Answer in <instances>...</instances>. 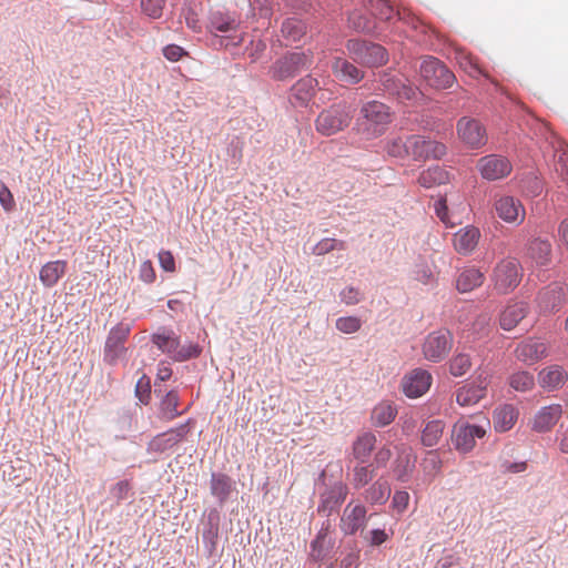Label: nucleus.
I'll return each instance as SVG.
<instances>
[{
	"label": "nucleus",
	"mask_w": 568,
	"mask_h": 568,
	"mask_svg": "<svg viewBox=\"0 0 568 568\" xmlns=\"http://www.w3.org/2000/svg\"><path fill=\"white\" fill-rule=\"evenodd\" d=\"M392 122L389 106L379 101H369L361 109L358 123L363 132L371 138L382 135Z\"/></svg>",
	"instance_id": "nucleus-1"
},
{
	"label": "nucleus",
	"mask_w": 568,
	"mask_h": 568,
	"mask_svg": "<svg viewBox=\"0 0 568 568\" xmlns=\"http://www.w3.org/2000/svg\"><path fill=\"white\" fill-rule=\"evenodd\" d=\"M489 427L490 422L487 418H484L483 424H470L465 419L457 420L450 435L455 449L463 454L469 453L476 446V439L483 438Z\"/></svg>",
	"instance_id": "nucleus-2"
},
{
	"label": "nucleus",
	"mask_w": 568,
	"mask_h": 568,
	"mask_svg": "<svg viewBox=\"0 0 568 568\" xmlns=\"http://www.w3.org/2000/svg\"><path fill=\"white\" fill-rule=\"evenodd\" d=\"M346 48L355 62L368 68L381 67L388 61V53L381 44L352 39L347 41Z\"/></svg>",
	"instance_id": "nucleus-3"
},
{
	"label": "nucleus",
	"mask_w": 568,
	"mask_h": 568,
	"mask_svg": "<svg viewBox=\"0 0 568 568\" xmlns=\"http://www.w3.org/2000/svg\"><path fill=\"white\" fill-rule=\"evenodd\" d=\"M521 277L523 267L518 260L506 257L496 264L491 281L497 293L507 294L519 285Z\"/></svg>",
	"instance_id": "nucleus-4"
},
{
	"label": "nucleus",
	"mask_w": 568,
	"mask_h": 568,
	"mask_svg": "<svg viewBox=\"0 0 568 568\" xmlns=\"http://www.w3.org/2000/svg\"><path fill=\"white\" fill-rule=\"evenodd\" d=\"M352 119L353 114L346 104H334L317 115L316 131L325 136L336 134L347 128Z\"/></svg>",
	"instance_id": "nucleus-5"
},
{
	"label": "nucleus",
	"mask_w": 568,
	"mask_h": 568,
	"mask_svg": "<svg viewBox=\"0 0 568 568\" xmlns=\"http://www.w3.org/2000/svg\"><path fill=\"white\" fill-rule=\"evenodd\" d=\"M152 342L166 353L174 361L183 362L193 357H197L201 348L196 344H189L187 346H180V339L173 331L163 329L153 334Z\"/></svg>",
	"instance_id": "nucleus-6"
},
{
	"label": "nucleus",
	"mask_w": 568,
	"mask_h": 568,
	"mask_svg": "<svg viewBox=\"0 0 568 568\" xmlns=\"http://www.w3.org/2000/svg\"><path fill=\"white\" fill-rule=\"evenodd\" d=\"M419 72L424 81L437 90L450 88L456 81L455 74L440 60L433 57L423 60Z\"/></svg>",
	"instance_id": "nucleus-7"
},
{
	"label": "nucleus",
	"mask_w": 568,
	"mask_h": 568,
	"mask_svg": "<svg viewBox=\"0 0 568 568\" xmlns=\"http://www.w3.org/2000/svg\"><path fill=\"white\" fill-rule=\"evenodd\" d=\"M567 300L568 286L562 283H552L538 293L536 304L540 314L549 315L558 312Z\"/></svg>",
	"instance_id": "nucleus-8"
},
{
	"label": "nucleus",
	"mask_w": 568,
	"mask_h": 568,
	"mask_svg": "<svg viewBox=\"0 0 568 568\" xmlns=\"http://www.w3.org/2000/svg\"><path fill=\"white\" fill-rule=\"evenodd\" d=\"M452 345V334L446 329H439L427 335L423 344V354L430 362H439L447 356Z\"/></svg>",
	"instance_id": "nucleus-9"
},
{
	"label": "nucleus",
	"mask_w": 568,
	"mask_h": 568,
	"mask_svg": "<svg viewBox=\"0 0 568 568\" xmlns=\"http://www.w3.org/2000/svg\"><path fill=\"white\" fill-rule=\"evenodd\" d=\"M458 138L469 148H480L487 142L486 129L473 118L463 116L457 121Z\"/></svg>",
	"instance_id": "nucleus-10"
},
{
	"label": "nucleus",
	"mask_w": 568,
	"mask_h": 568,
	"mask_svg": "<svg viewBox=\"0 0 568 568\" xmlns=\"http://www.w3.org/2000/svg\"><path fill=\"white\" fill-rule=\"evenodd\" d=\"M514 353L518 361L534 365L548 356L549 345L541 338L528 337L516 346Z\"/></svg>",
	"instance_id": "nucleus-11"
},
{
	"label": "nucleus",
	"mask_w": 568,
	"mask_h": 568,
	"mask_svg": "<svg viewBox=\"0 0 568 568\" xmlns=\"http://www.w3.org/2000/svg\"><path fill=\"white\" fill-rule=\"evenodd\" d=\"M477 169L485 180L496 181L509 175L513 170V165L507 158L498 154H490L478 160Z\"/></svg>",
	"instance_id": "nucleus-12"
},
{
	"label": "nucleus",
	"mask_w": 568,
	"mask_h": 568,
	"mask_svg": "<svg viewBox=\"0 0 568 568\" xmlns=\"http://www.w3.org/2000/svg\"><path fill=\"white\" fill-rule=\"evenodd\" d=\"M494 209L497 216L506 223L519 225L525 221L526 210L514 196L503 195L496 199Z\"/></svg>",
	"instance_id": "nucleus-13"
},
{
	"label": "nucleus",
	"mask_w": 568,
	"mask_h": 568,
	"mask_svg": "<svg viewBox=\"0 0 568 568\" xmlns=\"http://www.w3.org/2000/svg\"><path fill=\"white\" fill-rule=\"evenodd\" d=\"M410 155L415 160L442 159L446 154L445 144L427 140L422 135H412L408 138Z\"/></svg>",
	"instance_id": "nucleus-14"
},
{
	"label": "nucleus",
	"mask_w": 568,
	"mask_h": 568,
	"mask_svg": "<svg viewBox=\"0 0 568 568\" xmlns=\"http://www.w3.org/2000/svg\"><path fill=\"white\" fill-rule=\"evenodd\" d=\"M308 62L310 59L305 53L292 52L274 63L271 69L272 77L276 80L292 78Z\"/></svg>",
	"instance_id": "nucleus-15"
},
{
	"label": "nucleus",
	"mask_w": 568,
	"mask_h": 568,
	"mask_svg": "<svg viewBox=\"0 0 568 568\" xmlns=\"http://www.w3.org/2000/svg\"><path fill=\"white\" fill-rule=\"evenodd\" d=\"M560 404H550L539 408L530 420L531 430L542 434L550 432L562 416Z\"/></svg>",
	"instance_id": "nucleus-16"
},
{
	"label": "nucleus",
	"mask_w": 568,
	"mask_h": 568,
	"mask_svg": "<svg viewBox=\"0 0 568 568\" xmlns=\"http://www.w3.org/2000/svg\"><path fill=\"white\" fill-rule=\"evenodd\" d=\"M366 508L364 505L348 503L343 510L339 528L345 535H354L365 527Z\"/></svg>",
	"instance_id": "nucleus-17"
},
{
	"label": "nucleus",
	"mask_w": 568,
	"mask_h": 568,
	"mask_svg": "<svg viewBox=\"0 0 568 568\" xmlns=\"http://www.w3.org/2000/svg\"><path fill=\"white\" fill-rule=\"evenodd\" d=\"M129 327L118 326L111 329L105 347H104V361L111 365L115 364L116 361L125 353L124 343L129 336Z\"/></svg>",
	"instance_id": "nucleus-18"
},
{
	"label": "nucleus",
	"mask_w": 568,
	"mask_h": 568,
	"mask_svg": "<svg viewBox=\"0 0 568 568\" xmlns=\"http://www.w3.org/2000/svg\"><path fill=\"white\" fill-rule=\"evenodd\" d=\"M488 376L479 374L476 383L467 384L456 392V402L460 406H471L486 396Z\"/></svg>",
	"instance_id": "nucleus-19"
},
{
	"label": "nucleus",
	"mask_w": 568,
	"mask_h": 568,
	"mask_svg": "<svg viewBox=\"0 0 568 568\" xmlns=\"http://www.w3.org/2000/svg\"><path fill=\"white\" fill-rule=\"evenodd\" d=\"M432 384V375L424 369H414L403 379V390L406 396L416 398L425 394Z\"/></svg>",
	"instance_id": "nucleus-20"
},
{
	"label": "nucleus",
	"mask_w": 568,
	"mask_h": 568,
	"mask_svg": "<svg viewBox=\"0 0 568 568\" xmlns=\"http://www.w3.org/2000/svg\"><path fill=\"white\" fill-rule=\"evenodd\" d=\"M189 430L187 424H184L165 433L159 434L149 443V450L163 453L171 449L185 438Z\"/></svg>",
	"instance_id": "nucleus-21"
},
{
	"label": "nucleus",
	"mask_w": 568,
	"mask_h": 568,
	"mask_svg": "<svg viewBox=\"0 0 568 568\" xmlns=\"http://www.w3.org/2000/svg\"><path fill=\"white\" fill-rule=\"evenodd\" d=\"M239 27V20L221 7L212 8L207 21V30L211 33L234 31Z\"/></svg>",
	"instance_id": "nucleus-22"
},
{
	"label": "nucleus",
	"mask_w": 568,
	"mask_h": 568,
	"mask_svg": "<svg viewBox=\"0 0 568 568\" xmlns=\"http://www.w3.org/2000/svg\"><path fill=\"white\" fill-rule=\"evenodd\" d=\"M479 239V229L474 225H467L454 234L453 245L457 253L469 255L477 247Z\"/></svg>",
	"instance_id": "nucleus-23"
},
{
	"label": "nucleus",
	"mask_w": 568,
	"mask_h": 568,
	"mask_svg": "<svg viewBox=\"0 0 568 568\" xmlns=\"http://www.w3.org/2000/svg\"><path fill=\"white\" fill-rule=\"evenodd\" d=\"M528 314L525 302L510 301L499 315V325L505 331L515 328Z\"/></svg>",
	"instance_id": "nucleus-24"
},
{
	"label": "nucleus",
	"mask_w": 568,
	"mask_h": 568,
	"mask_svg": "<svg viewBox=\"0 0 568 568\" xmlns=\"http://www.w3.org/2000/svg\"><path fill=\"white\" fill-rule=\"evenodd\" d=\"M568 379L566 369L557 364L549 365L538 373V383L546 390H555L565 385Z\"/></svg>",
	"instance_id": "nucleus-25"
},
{
	"label": "nucleus",
	"mask_w": 568,
	"mask_h": 568,
	"mask_svg": "<svg viewBox=\"0 0 568 568\" xmlns=\"http://www.w3.org/2000/svg\"><path fill=\"white\" fill-rule=\"evenodd\" d=\"M348 494V488L343 483L335 484L327 493L322 495V503L318 506V513L329 516L332 511L344 503Z\"/></svg>",
	"instance_id": "nucleus-26"
},
{
	"label": "nucleus",
	"mask_w": 568,
	"mask_h": 568,
	"mask_svg": "<svg viewBox=\"0 0 568 568\" xmlns=\"http://www.w3.org/2000/svg\"><path fill=\"white\" fill-rule=\"evenodd\" d=\"M317 85V80L312 77L298 80L291 89V102L294 105H305L314 97Z\"/></svg>",
	"instance_id": "nucleus-27"
},
{
	"label": "nucleus",
	"mask_w": 568,
	"mask_h": 568,
	"mask_svg": "<svg viewBox=\"0 0 568 568\" xmlns=\"http://www.w3.org/2000/svg\"><path fill=\"white\" fill-rule=\"evenodd\" d=\"M334 75L347 83H358L364 78V72L344 58H335L332 64Z\"/></svg>",
	"instance_id": "nucleus-28"
},
{
	"label": "nucleus",
	"mask_w": 568,
	"mask_h": 568,
	"mask_svg": "<svg viewBox=\"0 0 568 568\" xmlns=\"http://www.w3.org/2000/svg\"><path fill=\"white\" fill-rule=\"evenodd\" d=\"M485 281V274L475 266L463 268L456 278V288L460 293H468L479 287Z\"/></svg>",
	"instance_id": "nucleus-29"
},
{
	"label": "nucleus",
	"mask_w": 568,
	"mask_h": 568,
	"mask_svg": "<svg viewBox=\"0 0 568 568\" xmlns=\"http://www.w3.org/2000/svg\"><path fill=\"white\" fill-rule=\"evenodd\" d=\"M67 262L63 260L50 261L45 263L39 273L40 282L45 287L54 286L67 272Z\"/></svg>",
	"instance_id": "nucleus-30"
},
{
	"label": "nucleus",
	"mask_w": 568,
	"mask_h": 568,
	"mask_svg": "<svg viewBox=\"0 0 568 568\" xmlns=\"http://www.w3.org/2000/svg\"><path fill=\"white\" fill-rule=\"evenodd\" d=\"M376 442V435L372 432L359 434L352 446L354 457L362 464L366 463L375 448Z\"/></svg>",
	"instance_id": "nucleus-31"
},
{
	"label": "nucleus",
	"mask_w": 568,
	"mask_h": 568,
	"mask_svg": "<svg viewBox=\"0 0 568 568\" xmlns=\"http://www.w3.org/2000/svg\"><path fill=\"white\" fill-rule=\"evenodd\" d=\"M518 418V412L511 405L497 408L494 413V428L499 433L511 429Z\"/></svg>",
	"instance_id": "nucleus-32"
},
{
	"label": "nucleus",
	"mask_w": 568,
	"mask_h": 568,
	"mask_svg": "<svg viewBox=\"0 0 568 568\" xmlns=\"http://www.w3.org/2000/svg\"><path fill=\"white\" fill-rule=\"evenodd\" d=\"M528 256L537 265L544 266L550 262L551 244L547 240L535 239L528 245Z\"/></svg>",
	"instance_id": "nucleus-33"
},
{
	"label": "nucleus",
	"mask_w": 568,
	"mask_h": 568,
	"mask_svg": "<svg viewBox=\"0 0 568 568\" xmlns=\"http://www.w3.org/2000/svg\"><path fill=\"white\" fill-rule=\"evenodd\" d=\"M455 58L459 67L470 77L477 78L479 75L487 74L483 71L481 67L478 63L477 58H475L470 52L465 49H456Z\"/></svg>",
	"instance_id": "nucleus-34"
},
{
	"label": "nucleus",
	"mask_w": 568,
	"mask_h": 568,
	"mask_svg": "<svg viewBox=\"0 0 568 568\" xmlns=\"http://www.w3.org/2000/svg\"><path fill=\"white\" fill-rule=\"evenodd\" d=\"M396 415L397 409L393 404L382 402L374 407L371 418L375 426L384 427L389 425L395 419Z\"/></svg>",
	"instance_id": "nucleus-35"
},
{
	"label": "nucleus",
	"mask_w": 568,
	"mask_h": 568,
	"mask_svg": "<svg viewBox=\"0 0 568 568\" xmlns=\"http://www.w3.org/2000/svg\"><path fill=\"white\" fill-rule=\"evenodd\" d=\"M445 423L440 419L429 420L422 430V443L424 446L433 447L443 437Z\"/></svg>",
	"instance_id": "nucleus-36"
},
{
	"label": "nucleus",
	"mask_w": 568,
	"mask_h": 568,
	"mask_svg": "<svg viewBox=\"0 0 568 568\" xmlns=\"http://www.w3.org/2000/svg\"><path fill=\"white\" fill-rule=\"evenodd\" d=\"M232 480L224 474H213L211 479V493L221 503H224L232 491Z\"/></svg>",
	"instance_id": "nucleus-37"
},
{
	"label": "nucleus",
	"mask_w": 568,
	"mask_h": 568,
	"mask_svg": "<svg viewBox=\"0 0 568 568\" xmlns=\"http://www.w3.org/2000/svg\"><path fill=\"white\" fill-rule=\"evenodd\" d=\"M390 495V487L386 480L378 479L376 480L368 489L365 491V499L371 504H384Z\"/></svg>",
	"instance_id": "nucleus-38"
},
{
	"label": "nucleus",
	"mask_w": 568,
	"mask_h": 568,
	"mask_svg": "<svg viewBox=\"0 0 568 568\" xmlns=\"http://www.w3.org/2000/svg\"><path fill=\"white\" fill-rule=\"evenodd\" d=\"M202 11L201 3L190 2L185 3L182 8L180 18L184 19L186 26L194 32H201L202 26L199 19L200 12Z\"/></svg>",
	"instance_id": "nucleus-39"
},
{
	"label": "nucleus",
	"mask_w": 568,
	"mask_h": 568,
	"mask_svg": "<svg viewBox=\"0 0 568 568\" xmlns=\"http://www.w3.org/2000/svg\"><path fill=\"white\" fill-rule=\"evenodd\" d=\"M281 32L285 39L295 42L305 34L306 26L298 19L290 18L283 22Z\"/></svg>",
	"instance_id": "nucleus-40"
},
{
	"label": "nucleus",
	"mask_w": 568,
	"mask_h": 568,
	"mask_svg": "<svg viewBox=\"0 0 568 568\" xmlns=\"http://www.w3.org/2000/svg\"><path fill=\"white\" fill-rule=\"evenodd\" d=\"M446 179V171L439 166H435L422 172L418 182L424 187H432L435 184L445 183Z\"/></svg>",
	"instance_id": "nucleus-41"
},
{
	"label": "nucleus",
	"mask_w": 568,
	"mask_h": 568,
	"mask_svg": "<svg viewBox=\"0 0 568 568\" xmlns=\"http://www.w3.org/2000/svg\"><path fill=\"white\" fill-rule=\"evenodd\" d=\"M179 406V395L175 390L169 392L161 402V414L162 417L172 420L179 415L182 414V412H178Z\"/></svg>",
	"instance_id": "nucleus-42"
},
{
	"label": "nucleus",
	"mask_w": 568,
	"mask_h": 568,
	"mask_svg": "<svg viewBox=\"0 0 568 568\" xmlns=\"http://www.w3.org/2000/svg\"><path fill=\"white\" fill-rule=\"evenodd\" d=\"M509 384L518 392H527L534 387L535 377L529 372H517L510 376Z\"/></svg>",
	"instance_id": "nucleus-43"
},
{
	"label": "nucleus",
	"mask_w": 568,
	"mask_h": 568,
	"mask_svg": "<svg viewBox=\"0 0 568 568\" xmlns=\"http://www.w3.org/2000/svg\"><path fill=\"white\" fill-rule=\"evenodd\" d=\"M471 367L470 356L468 354L459 353L455 355L449 362V371L455 377L465 375Z\"/></svg>",
	"instance_id": "nucleus-44"
},
{
	"label": "nucleus",
	"mask_w": 568,
	"mask_h": 568,
	"mask_svg": "<svg viewBox=\"0 0 568 568\" xmlns=\"http://www.w3.org/2000/svg\"><path fill=\"white\" fill-rule=\"evenodd\" d=\"M346 248V243L342 240L336 239H323L316 243L313 247V253L315 255H325L332 251H343Z\"/></svg>",
	"instance_id": "nucleus-45"
},
{
	"label": "nucleus",
	"mask_w": 568,
	"mask_h": 568,
	"mask_svg": "<svg viewBox=\"0 0 568 568\" xmlns=\"http://www.w3.org/2000/svg\"><path fill=\"white\" fill-rule=\"evenodd\" d=\"M408 145V139L403 141L402 138H394L386 144V152L388 155L394 158H405L410 155V149Z\"/></svg>",
	"instance_id": "nucleus-46"
},
{
	"label": "nucleus",
	"mask_w": 568,
	"mask_h": 568,
	"mask_svg": "<svg viewBox=\"0 0 568 568\" xmlns=\"http://www.w3.org/2000/svg\"><path fill=\"white\" fill-rule=\"evenodd\" d=\"M374 478V469L371 466L357 465L353 470V485L361 488Z\"/></svg>",
	"instance_id": "nucleus-47"
},
{
	"label": "nucleus",
	"mask_w": 568,
	"mask_h": 568,
	"mask_svg": "<svg viewBox=\"0 0 568 568\" xmlns=\"http://www.w3.org/2000/svg\"><path fill=\"white\" fill-rule=\"evenodd\" d=\"M372 13L381 20H390L395 10L388 0H371Z\"/></svg>",
	"instance_id": "nucleus-48"
},
{
	"label": "nucleus",
	"mask_w": 568,
	"mask_h": 568,
	"mask_svg": "<svg viewBox=\"0 0 568 568\" xmlns=\"http://www.w3.org/2000/svg\"><path fill=\"white\" fill-rule=\"evenodd\" d=\"M336 328L344 334H353L361 329L362 321L356 316H344L336 320Z\"/></svg>",
	"instance_id": "nucleus-49"
},
{
	"label": "nucleus",
	"mask_w": 568,
	"mask_h": 568,
	"mask_svg": "<svg viewBox=\"0 0 568 568\" xmlns=\"http://www.w3.org/2000/svg\"><path fill=\"white\" fill-rule=\"evenodd\" d=\"M165 0H141L142 12L151 19H160L163 13Z\"/></svg>",
	"instance_id": "nucleus-50"
},
{
	"label": "nucleus",
	"mask_w": 568,
	"mask_h": 568,
	"mask_svg": "<svg viewBox=\"0 0 568 568\" xmlns=\"http://www.w3.org/2000/svg\"><path fill=\"white\" fill-rule=\"evenodd\" d=\"M348 20L352 27L361 32H371L375 28L373 21L369 18L359 13H353Z\"/></svg>",
	"instance_id": "nucleus-51"
},
{
	"label": "nucleus",
	"mask_w": 568,
	"mask_h": 568,
	"mask_svg": "<svg viewBox=\"0 0 568 568\" xmlns=\"http://www.w3.org/2000/svg\"><path fill=\"white\" fill-rule=\"evenodd\" d=\"M160 266L163 271L173 273L176 271L175 258L171 251L161 250L158 254Z\"/></svg>",
	"instance_id": "nucleus-52"
},
{
	"label": "nucleus",
	"mask_w": 568,
	"mask_h": 568,
	"mask_svg": "<svg viewBox=\"0 0 568 568\" xmlns=\"http://www.w3.org/2000/svg\"><path fill=\"white\" fill-rule=\"evenodd\" d=\"M384 89L395 97H398L400 92V84H404L405 81H403L399 78L390 77L389 74H384L382 79Z\"/></svg>",
	"instance_id": "nucleus-53"
},
{
	"label": "nucleus",
	"mask_w": 568,
	"mask_h": 568,
	"mask_svg": "<svg viewBox=\"0 0 568 568\" xmlns=\"http://www.w3.org/2000/svg\"><path fill=\"white\" fill-rule=\"evenodd\" d=\"M0 204L7 212L12 211L16 206L13 195L3 182H0Z\"/></svg>",
	"instance_id": "nucleus-54"
},
{
	"label": "nucleus",
	"mask_w": 568,
	"mask_h": 568,
	"mask_svg": "<svg viewBox=\"0 0 568 568\" xmlns=\"http://www.w3.org/2000/svg\"><path fill=\"white\" fill-rule=\"evenodd\" d=\"M139 277L141 281L148 284H151L155 281L156 274L151 261L146 260L141 263L139 270Z\"/></svg>",
	"instance_id": "nucleus-55"
},
{
	"label": "nucleus",
	"mask_w": 568,
	"mask_h": 568,
	"mask_svg": "<svg viewBox=\"0 0 568 568\" xmlns=\"http://www.w3.org/2000/svg\"><path fill=\"white\" fill-rule=\"evenodd\" d=\"M163 55L172 62H176L181 60L183 57L187 55V52L178 44H168L163 48Z\"/></svg>",
	"instance_id": "nucleus-56"
},
{
	"label": "nucleus",
	"mask_w": 568,
	"mask_h": 568,
	"mask_svg": "<svg viewBox=\"0 0 568 568\" xmlns=\"http://www.w3.org/2000/svg\"><path fill=\"white\" fill-rule=\"evenodd\" d=\"M409 503V494L404 490H398L394 494L392 506L398 513H404Z\"/></svg>",
	"instance_id": "nucleus-57"
},
{
	"label": "nucleus",
	"mask_w": 568,
	"mask_h": 568,
	"mask_svg": "<svg viewBox=\"0 0 568 568\" xmlns=\"http://www.w3.org/2000/svg\"><path fill=\"white\" fill-rule=\"evenodd\" d=\"M422 95L420 91L404 82V84H400V92L398 94V99L402 101H416Z\"/></svg>",
	"instance_id": "nucleus-58"
},
{
	"label": "nucleus",
	"mask_w": 568,
	"mask_h": 568,
	"mask_svg": "<svg viewBox=\"0 0 568 568\" xmlns=\"http://www.w3.org/2000/svg\"><path fill=\"white\" fill-rule=\"evenodd\" d=\"M136 395L143 404H148L151 395L150 382L144 377L140 378L135 387Z\"/></svg>",
	"instance_id": "nucleus-59"
},
{
	"label": "nucleus",
	"mask_w": 568,
	"mask_h": 568,
	"mask_svg": "<svg viewBox=\"0 0 568 568\" xmlns=\"http://www.w3.org/2000/svg\"><path fill=\"white\" fill-rule=\"evenodd\" d=\"M341 298L345 304L354 305L361 301V293L357 288L348 286L341 292Z\"/></svg>",
	"instance_id": "nucleus-60"
},
{
	"label": "nucleus",
	"mask_w": 568,
	"mask_h": 568,
	"mask_svg": "<svg viewBox=\"0 0 568 568\" xmlns=\"http://www.w3.org/2000/svg\"><path fill=\"white\" fill-rule=\"evenodd\" d=\"M435 212L436 215L439 217V220L445 223L446 225H453L454 223L450 222L448 216V209H447V202L446 199H439L435 202Z\"/></svg>",
	"instance_id": "nucleus-61"
},
{
	"label": "nucleus",
	"mask_w": 568,
	"mask_h": 568,
	"mask_svg": "<svg viewBox=\"0 0 568 568\" xmlns=\"http://www.w3.org/2000/svg\"><path fill=\"white\" fill-rule=\"evenodd\" d=\"M251 7L262 18H268L272 14V6L268 0H253Z\"/></svg>",
	"instance_id": "nucleus-62"
},
{
	"label": "nucleus",
	"mask_w": 568,
	"mask_h": 568,
	"mask_svg": "<svg viewBox=\"0 0 568 568\" xmlns=\"http://www.w3.org/2000/svg\"><path fill=\"white\" fill-rule=\"evenodd\" d=\"M366 539L372 546H379L388 539V535L383 529H373Z\"/></svg>",
	"instance_id": "nucleus-63"
},
{
	"label": "nucleus",
	"mask_w": 568,
	"mask_h": 568,
	"mask_svg": "<svg viewBox=\"0 0 568 568\" xmlns=\"http://www.w3.org/2000/svg\"><path fill=\"white\" fill-rule=\"evenodd\" d=\"M560 244L568 251V217L562 220L558 226Z\"/></svg>",
	"instance_id": "nucleus-64"
}]
</instances>
